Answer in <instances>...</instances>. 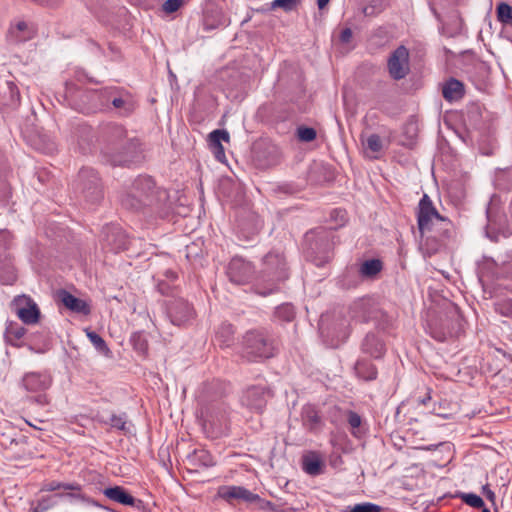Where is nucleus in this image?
Masks as SVG:
<instances>
[{"label": "nucleus", "mask_w": 512, "mask_h": 512, "mask_svg": "<svg viewBox=\"0 0 512 512\" xmlns=\"http://www.w3.org/2000/svg\"><path fill=\"white\" fill-rule=\"evenodd\" d=\"M255 503L258 504V507L261 510H274V504L271 501L264 500L259 497V500H256Z\"/></svg>", "instance_id": "55"}, {"label": "nucleus", "mask_w": 512, "mask_h": 512, "mask_svg": "<svg viewBox=\"0 0 512 512\" xmlns=\"http://www.w3.org/2000/svg\"><path fill=\"white\" fill-rule=\"evenodd\" d=\"M300 0H274L271 3V9L281 8L285 12H290L296 8Z\"/></svg>", "instance_id": "45"}, {"label": "nucleus", "mask_w": 512, "mask_h": 512, "mask_svg": "<svg viewBox=\"0 0 512 512\" xmlns=\"http://www.w3.org/2000/svg\"><path fill=\"white\" fill-rule=\"evenodd\" d=\"M26 306L20 307L17 310L18 317L23 323L31 325L38 322L40 317V310L37 304L30 298H25Z\"/></svg>", "instance_id": "29"}, {"label": "nucleus", "mask_w": 512, "mask_h": 512, "mask_svg": "<svg viewBox=\"0 0 512 512\" xmlns=\"http://www.w3.org/2000/svg\"><path fill=\"white\" fill-rule=\"evenodd\" d=\"M168 316L172 324L181 326L194 317L193 307L184 299H173L168 304Z\"/></svg>", "instance_id": "15"}, {"label": "nucleus", "mask_w": 512, "mask_h": 512, "mask_svg": "<svg viewBox=\"0 0 512 512\" xmlns=\"http://www.w3.org/2000/svg\"><path fill=\"white\" fill-rule=\"evenodd\" d=\"M417 224L421 237L434 232L433 237L442 241L450 236L451 222L439 214L427 194L420 199L417 211Z\"/></svg>", "instance_id": "3"}, {"label": "nucleus", "mask_w": 512, "mask_h": 512, "mask_svg": "<svg viewBox=\"0 0 512 512\" xmlns=\"http://www.w3.org/2000/svg\"><path fill=\"white\" fill-rule=\"evenodd\" d=\"M201 416L215 428H222L227 422L228 408L223 402H215L201 410Z\"/></svg>", "instance_id": "18"}, {"label": "nucleus", "mask_w": 512, "mask_h": 512, "mask_svg": "<svg viewBox=\"0 0 512 512\" xmlns=\"http://www.w3.org/2000/svg\"><path fill=\"white\" fill-rule=\"evenodd\" d=\"M253 272L254 269L251 263L245 261L241 257L232 258L226 271L229 280L237 285L248 283Z\"/></svg>", "instance_id": "13"}, {"label": "nucleus", "mask_w": 512, "mask_h": 512, "mask_svg": "<svg viewBox=\"0 0 512 512\" xmlns=\"http://www.w3.org/2000/svg\"><path fill=\"white\" fill-rule=\"evenodd\" d=\"M10 196V189L8 187L4 188L3 193L0 195L2 201H6Z\"/></svg>", "instance_id": "61"}, {"label": "nucleus", "mask_w": 512, "mask_h": 512, "mask_svg": "<svg viewBox=\"0 0 512 512\" xmlns=\"http://www.w3.org/2000/svg\"><path fill=\"white\" fill-rule=\"evenodd\" d=\"M347 421L352 428H358L361 425V417L354 411L348 412Z\"/></svg>", "instance_id": "51"}, {"label": "nucleus", "mask_w": 512, "mask_h": 512, "mask_svg": "<svg viewBox=\"0 0 512 512\" xmlns=\"http://www.w3.org/2000/svg\"><path fill=\"white\" fill-rule=\"evenodd\" d=\"M157 288H158V291L162 294V295H168L169 292H170V286L169 284H167L166 282L164 281H160L157 285Z\"/></svg>", "instance_id": "57"}, {"label": "nucleus", "mask_w": 512, "mask_h": 512, "mask_svg": "<svg viewBox=\"0 0 512 512\" xmlns=\"http://www.w3.org/2000/svg\"><path fill=\"white\" fill-rule=\"evenodd\" d=\"M317 136L316 130L312 127L300 126L297 128V137L300 141L311 142Z\"/></svg>", "instance_id": "44"}, {"label": "nucleus", "mask_w": 512, "mask_h": 512, "mask_svg": "<svg viewBox=\"0 0 512 512\" xmlns=\"http://www.w3.org/2000/svg\"><path fill=\"white\" fill-rule=\"evenodd\" d=\"M382 270V260L378 258H373L363 261L360 264L358 273L363 279H375Z\"/></svg>", "instance_id": "30"}, {"label": "nucleus", "mask_w": 512, "mask_h": 512, "mask_svg": "<svg viewBox=\"0 0 512 512\" xmlns=\"http://www.w3.org/2000/svg\"><path fill=\"white\" fill-rule=\"evenodd\" d=\"M430 335L439 342L458 333L460 328V315L456 308L441 316L438 320L429 323Z\"/></svg>", "instance_id": "9"}, {"label": "nucleus", "mask_w": 512, "mask_h": 512, "mask_svg": "<svg viewBox=\"0 0 512 512\" xmlns=\"http://www.w3.org/2000/svg\"><path fill=\"white\" fill-rule=\"evenodd\" d=\"M59 489L71 490V491H80V485L76 483H62L57 481H52L44 485L43 490L45 491H56Z\"/></svg>", "instance_id": "43"}, {"label": "nucleus", "mask_w": 512, "mask_h": 512, "mask_svg": "<svg viewBox=\"0 0 512 512\" xmlns=\"http://www.w3.org/2000/svg\"><path fill=\"white\" fill-rule=\"evenodd\" d=\"M96 420L105 425H109L111 428L126 431L127 414L121 413L119 415L111 414L109 417H105L103 414H97Z\"/></svg>", "instance_id": "32"}, {"label": "nucleus", "mask_w": 512, "mask_h": 512, "mask_svg": "<svg viewBox=\"0 0 512 512\" xmlns=\"http://www.w3.org/2000/svg\"><path fill=\"white\" fill-rule=\"evenodd\" d=\"M126 128L118 123L109 122L99 127L97 140L100 144L101 155L112 151L117 145L129 140Z\"/></svg>", "instance_id": "8"}, {"label": "nucleus", "mask_w": 512, "mask_h": 512, "mask_svg": "<svg viewBox=\"0 0 512 512\" xmlns=\"http://www.w3.org/2000/svg\"><path fill=\"white\" fill-rule=\"evenodd\" d=\"M187 462L195 470L212 467L215 464L212 455L204 449H195L192 453L188 454Z\"/></svg>", "instance_id": "28"}, {"label": "nucleus", "mask_w": 512, "mask_h": 512, "mask_svg": "<svg viewBox=\"0 0 512 512\" xmlns=\"http://www.w3.org/2000/svg\"><path fill=\"white\" fill-rule=\"evenodd\" d=\"M482 494L492 502L493 505H495L496 501V495L495 493L490 489L489 485L486 484L482 487Z\"/></svg>", "instance_id": "53"}, {"label": "nucleus", "mask_w": 512, "mask_h": 512, "mask_svg": "<svg viewBox=\"0 0 512 512\" xmlns=\"http://www.w3.org/2000/svg\"><path fill=\"white\" fill-rule=\"evenodd\" d=\"M76 190L90 204H97L103 199V188L98 172L91 167L80 169L76 181Z\"/></svg>", "instance_id": "6"}, {"label": "nucleus", "mask_w": 512, "mask_h": 512, "mask_svg": "<svg viewBox=\"0 0 512 512\" xmlns=\"http://www.w3.org/2000/svg\"><path fill=\"white\" fill-rule=\"evenodd\" d=\"M115 86L99 90H85L81 92V98L87 103L79 105L77 109L83 113H95L101 110H109L112 98L116 92Z\"/></svg>", "instance_id": "7"}, {"label": "nucleus", "mask_w": 512, "mask_h": 512, "mask_svg": "<svg viewBox=\"0 0 512 512\" xmlns=\"http://www.w3.org/2000/svg\"><path fill=\"white\" fill-rule=\"evenodd\" d=\"M456 497L460 498L464 503L473 507V508H482L484 507L483 499L474 494V493H463L459 492Z\"/></svg>", "instance_id": "41"}, {"label": "nucleus", "mask_w": 512, "mask_h": 512, "mask_svg": "<svg viewBox=\"0 0 512 512\" xmlns=\"http://www.w3.org/2000/svg\"><path fill=\"white\" fill-rule=\"evenodd\" d=\"M380 314L374 315L371 322L375 324L376 329L379 331L389 332L393 326V321L382 309H380Z\"/></svg>", "instance_id": "36"}, {"label": "nucleus", "mask_w": 512, "mask_h": 512, "mask_svg": "<svg viewBox=\"0 0 512 512\" xmlns=\"http://www.w3.org/2000/svg\"><path fill=\"white\" fill-rule=\"evenodd\" d=\"M105 241L114 251L125 250L128 246V238L121 228L108 227L105 231Z\"/></svg>", "instance_id": "26"}, {"label": "nucleus", "mask_w": 512, "mask_h": 512, "mask_svg": "<svg viewBox=\"0 0 512 512\" xmlns=\"http://www.w3.org/2000/svg\"><path fill=\"white\" fill-rule=\"evenodd\" d=\"M57 297L60 302L72 312L80 313L83 315H88L91 312L90 306L86 301L75 297L64 289L58 291Z\"/></svg>", "instance_id": "23"}, {"label": "nucleus", "mask_w": 512, "mask_h": 512, "mask_svg": "<svg viewBox=\"0 0 512 512\" xmlns=\"http://www.w3.org/2000/svg\"><path fill=\"white\" fill-rule=\"evenodd\" d=\"M168 199L166 190L156 187L152 177L140 175L119 193V202L124 209L141 211L146 207L158 209Z\"/></svg>", "instance_id": "1"}, {"label": "nucleus", "mask_w": 512, "mask_h": 512, "mask_svg": "<svg viewBox=\"0 0 512 512\" xmlns=\"http://www.w3.org/2000/svg\"><path fill=\"white\" fill-rule=\"evenodd\" d=\"M87 337L99 352L105 355H107L110 352L105 340L96 332L88 331Z\"/></svg>", "instance_id": "42"}, {"label": "nucleus", "mask_w": 512, "mask_h": 512, "mask_svg": "<svg viewBox=\"0 0 512 512\" xmlns=\"http://www.w3.org/2000/svg\"><path fill=\"white\" fill-rule=\"evenodd\" d=\"M229 139L230 136L226 130L216 129L209 134V144L212 149L223 147L221 141L228 142Z\"/></svg>", "instance_id": "40"}, {"label": "nucleus", "mask_w": 512, "mask_h": 512, "mask_svg": "<svg viewBox=\"0 0 512 512\" xmlns=\"http://www.w3.org/2000/svg\"><path fill=\"white\" fill-rule=\"evenodd\" d=\"M330 0H317V5H318V8L321 10V9H324L327 4L329 3Z\"/></svg>", "instance_id": "62"}, {"label": "nucleus", "mask_w": 512, "mask_h": 512, "mask_svg": "<svg viewBox=\"0 0 512 512\" xmlns=\"http://www.w3.org/2000/svg\"><path fill=\"white\" fill-rule=\"evenodd\" d=\"M367 148L372 152H379L382 149V140L378 134H371L366 141Z\"/></svg>", "instance_id": "48"}, {"label": "nucleus", "mask_w": 512, "mask_h": 512, "mask_svg": "<svg viewBox=\"0 0 512 512\" xmlns=\"http://www.w3.org/2000/svg\"><path fill=\"white\" fill-rule=\"evenodd\" d=\"M362 353L373 359H381L386 353L385 342L374 332H368L361 341Z\"/></svg>", "instance_id": "20"}, {"label": "nucleus", "mask_w": 512, "mask_h": 512, "mask_svg": "<svg viewBox=\"0 0 512 512\" xmlns=\"http://www.w3.org/2000/svg\"><path fill=\"white\" fill-rule=\"evenodd\" d=\"M35 401L40 405H46L48 404V399L45 394H40L35 398Z\"/></svg>", "instance_id": "60"}, {"label": "nucleus", "mask_w": 512, "mask_h": 512, "mask_svg": "<svg viewBox=\"0 0 512 512\" xmlns=\"http://www.w3.org/2000/svg\"><path fill=\"white\" fill-rule=\"evenodd\" d=\"M55 503L51 502V497L49 498H43L38 502V509H40V512H44L54 506Z\"/></svg>", "instance_id": "54"}, {"label": "nucleus", "mask_w": 512, "mask_h": 512, "mask_svg": "<svg viewBox=\"0 0 512 512\" xmlns=\"http://www.w3.org/2000/svg\"><path fill=\"white\" fill-rule=\"evenodd\" d=\"M352 36H353L352 30L347 27V28H344L341 31L340 36H339V40H340L341 43L347 44V43H349L351 41Z\"/></svg>", "instance_id": "52"}, {"label": "nucleus", "mask_w": 512, "mask_h": 512, "mask_svg": "<svg viewBox=\"0 0 512 512\" xmlns=\"http://www.w3.org/2000/svg\"><path fill=\"white\" fill-rule=\"evenodd\" d=\"M26 333V329L18 323L10 322L5 329V340L12 346H18L19 341Z\"/></svg>", "instance_id": "34"}, {"label": "nucleus", "mask_w": 512, "mask_h": 512, "mask_svg": "<svg viewBox=\"0 0 512 512\" xmlns=\"http://www.w3.org/2000/svg\"><path fill=\"white\" fill-rule=\"evenodd\" d=\"M349 315L351 319L359 322H371L374 315H381L380 308L369 297L359 298L349 306Z\"/></svg>", "instance_id": "12"}, {"label": "nucleus", "mask_w": 512, "mask_h": 512, "mask_svg": "<svg viewBox=\"0 0 512 512\" xmlns=\"http://www.w3.org/2000/svg\"><path fill=\"white\" fill-rule=\"evenodd\" d=\"M303 426L310 432H316L322 427V419L314 405L307 404L301 410Z\"/></svg>", "instance_id": "25"}, {"label": "nucleus", "mask_w": 512, "mask_h": 512, "mask_svg": "<svg viewBox=\"0 0 512 512\" xmlns=\"http://www.w3.org/2000/svg\"><path fill=\"white\" fill-rule=\"evenodd\" d=\"M142 148L140 140L131 137L121 145H117L112 151L102 156L105 163L113 167H131L142 160Z\"/></svg>", "instance_id": "4"}, {"label": "nucleus", "mask_w": 512, "mask_h": 512, "mask_svg": "<svg viewBox=\"0 0 512 512\" xmlns=\"http://www.w3.org/2000/svg\"><path fill=\"white\" fill-rule=\"evenodd\" d=\"M111 104L119 111L121 116L131 115L137 107L136 101L131 93L120 87L116 88Z\"/></svg>", "instance_id": "21"}, {"label": "nucleus", "mask_w": 512, "mask_h": 512, "mask_svg": "<svg viewBox=\"0 0 512 512\" xmlns=\"http://www.w3.org/2000/svg\"><path fill=\"white\" fill-rule=\"evenodd\" d=\"M183 5V0H166L162 9L165 13L171 14L176 12Z\"/></svg>", "instance_id": "49"}, {"label": "nucleus", "mask_w": 512, "mask_h": 512, "mask_svg": "<svg viewBox=\"0 0 512 512\" xmlns=\"http://www.w3.org/2000/svg\"><path fill=\"white\" fill-rule=\"evenodd\" d=\"M464 93V84L455 78H450L443 84L442 95L444 99L449 102H454L462 99Z\"/></svg>", "instance_id": "27"}, {"label": "nucleus", "mask_w": 512, "mask_h": 512, "mask_svg": "<svg viewBox=\"0 0 512 512\" xmlns=\"http://www.w3.org/2000/svg\"><path fill=\"white\" fill-rule=\"evenodd\" d=\"M234 333L235 330L232 324L222 323L216 332V340L221 346L229 347L234 342Z\"/></svg>", "instance_id": "33"}, {"label": "nucleus", "mask_w": 512, "mask_h": 512, "mask_svg": "<svg viewBox=\"0 0 512 512\" xmlns=\"http://www.w3.org/2000/svg\"><path fill=\"white\" fill-rule=\"evenodd\" d=\"M355 371L360 378L366 381L374 380L377 377L376 367L365 360H359L356 362Z\"/></svg>", "instance_id": "35"}, {"label": "nucleus", "mask_w": 512, "mask_h": 512, "mask_svg": "<svg viewBox=\"0 0 512 512\" xmlns=\"http://www.w3.org/2000/svg\"><path fill=\"white\" fill-rule=\"evenodd\" d=\"M387 69L390 77L396 81L404 79L409 74V50L404 45L391 52L387 60Z\"/></svg>", "instance_id": "11"}, {"label": "nucleus", "mask_w": 512, "mask_h": 512, "mask_svg": "<svg viewBox=\"0 0 512 512\" xmlns=\"http://www.w3.org/2000/svg\"><path fill=\"white\" fill-rule=\"evenodd\" d=\"M20 105V92L13 81L0 82V110L8 112Z\"/></svg>", "instance_id": "17"}, {"label": "nucleus", "mask_w": 512, "mask_h": 512, "mask_svg": "<svg viewBox=\"0 0 512 512\" xmlns=\"http://www.w3.org/2000/svg\"><path fill=\"white\" fill-rule=\"evenodd\" d=\"M302 468L308 475L318 476L323 473L324 463L316 453H310L303 456Z\"/></svg>", "instance_id": "31"}, {"label": "nucleus", "mask_w": 512, "mask_h": 512, "mask_svg": "<svg viewBox=\"0 0 512 512\" xmlns=\"http://www.w3.org/2000/svg\"><path fill=\"white\" fill-rule=\"evenodd\" d=\"M497 19L502 24H512V7L506 2H500L496 7Z\"/></svg>", "instance_id": "38"}, {"label": "nucleus", "mask_w": 512, "mask_h": 512, "mask_svg": "<svg viewBox=\"0 0 512 512\" xmlns=\"http://www.w3.org/2000/svg\"><path fill=\"white\" fill-rule=\"evenodd\" d=\"M289 277V268L284 254L272 250L262 260L258 283L255 292L260 296H268L279 291V285Z\"/></svg>", "instance_id": "2"}, {"label": "nucleus", "mask_w": 512, "mask_h": 512, "mask_svg": "<svg viewBox=\"0 0 512 512\" xmlns=\"http://www.w3.org/2000/svg\"><path fill=\"white\" fill-rule=\"evenodd\" d=\"M74 138L76 141V149L79 153L87 155L95 150V134L90 125L79 123L74 129Z\"/></svg>", "instance_id": "16"}, {"label": "nucleus", "mask_w": 512, "mask_h": 512, "mask_svg": "<svg viewBox=\"0 0 512 512\" xmlns=\"http://www.w3.org/2000/svg\"><path fill=\"white\" fill-rule=\"evenodd\" d=\"M431 400V396L429 393H427V395L421 399L418 400L419 404H422V405H426L428 401Z\"/></svg>", "instance_id": "63"}, {"label": "nucleus", "mask_w": 512, "mask_h": 512, "mask_svg": "<svg viewBox=\"0 0 512 512\" xmlns=\"http://www.w3.org/2000/svg\"><path fill=\"white\" fill-rule=\"evenodd\" d=\"M103 493L107 498L123 505H129L135 508H140V505H142V500L135 499L121 486L106 488Z\"/></svg>", "instance_id": "24"}, {"label": "nucleus", "mask_w": 512, "mask_h": 512, "mask_svg": "<svg viewBox=\"0 0 512 512\" xmlns=\"http://www.w3.org/2000/svg\"><path fill=\"white\" fill-rule=\"evenodd\" d=\"M271 397L270 390L265 386H251L246 389L242 396V403L249 409L261 413Z\"/></svg>", "instance_id": "14"}, {"label": "nucleus", "mask_w": 512, "mask_h": 512, "mask_svg": "<svg viewBox=\"0 0 512 512\" xmlns=\"http://www.w3.org/2000/svg\"><path fill=\"white\" fill-rule=\"evenodd\" d=\"M21 384L29 392H43L51 386L52 378L46 372H28L23 376Z\"/></svg>", "instance_id": "19"}, {"label": "nucleus", "mask_w": 512, "mask_h": 512, "mask_svg": "<svg viewBox=\"0 0 512 512\" xmlns=\"http://www.w3.org/2000/svg\"><path fill=\"white\" fill-rule=\"evenodd\" d=\"M382 510V507L377 504L363 502L353 506H347L342 510V512H382Z\"/></svg>", "instance_id": "39"}, {"label": "nucleus", "mask_w": 512, "mask_h": 512, "mask_svg": "<svg viewBox=\"0 0 512 512\" xmlns=\"http://www.w3.org/2000/svg\"><path fill=\"white\" fill-rule=\"evenodd\" d=\"M243 350L249 360L274 356L273 340L263 331L251 330L243 337Z\"/></svg>", "instance_id": "5"}, {"label": "nucleus", "mask_w": 512, "mask_h": 512, "mask_svg": "<svg viewBox=\"0 0 512 512\" xmlns=\"http://www.w3.org/2000/svg\"><path fill=\"white\" fill-rule=\"evenodd\" d=\"M134 348L139 352H146L148 349V343L140 332L134 333L131 337Z\"/></svg>", "instance_id": "47"}, {"label": "nucleus", "mask_w": 512, "mask_h": 512, "mask_svg": "<svg viewBox=\"0 0 512 512\" xmlns=\"http://www.w3.org/2000/svg\"><path fill=\"white\" fill-rule=\"evenodd\" d=\"M218 495L226 501L237 499L247 503H254L256 500H259L258 494L242 486H223L219 489Z\"/></svg>", "instance_id": "22"}, {"label": "nucleus", "mask_w": 512, "mask_h": 512, "mask_svg": "<svg viewBox=\"0 0 512 512\" xmlns=\"http://www.w3.org/2000/svg\"><path fill=\"white\" fill-rule=\"evenodd\" d=\"M307 257L323 262L328 258L330 240L328 233L322 228L307 232L304 237Z\"/></svg>", "instance_id": "10"}, {"label": "nucleus", "mask_w": 512, "mask_h": 512, "mask_svg": "<svg viewBox=\"0 0 512 512\" xmlns=\"http://www.w3.org/2000/svg\"><path fill=\"white\" fill-rule=\"evenodd\" d=\"M274 315L281 321L290 322L295 317V310L292 304L284 303L276 307Z\"/></svg>", "instance_id": "37"}, {"label": "nucleus", "mask_w": 512, "mask_h": 512, "mask_svg": "<svg viewBox=\"0 0 512 512\" xmlns=\"http://www.w3.org/2000/svg\"><path fill=\"white\" fill-rule=\"evenodd\" d=\"M10 29H16L17 32H24L27 29V24L24 21H20L16 24L15 27H11Z\"/></svg>", "instance_id": "59"}, {"label": "nucleus", "mask_w": 512, "mask_h": 512, "mask_svg": "<svg viewBox=\"0 0 512 512\" xmlns=\"http://www.w3.org/2000/svg\"><path fill=\"white\" fill-rule=\"evenodd\" d=\"M166 277L170 280H175L177 278V275L175 272L173 271H167L166 272Z\"/></svg>", "instance_id": "64"}, {"label": "nucleus", "mask_w": 512, "mask_h": 512, "mask_svg": "<svg viewBox=\"0 0 512 512\" xmlns=\"http://www.w3.org/2000/svg\"><path fill=\"white\" fill-rule=\"evenodd\" d=\"M495 311L502 316L512 317V300L505 299L495 303Z\"/></svg>", "instance_id": "46"}, {"label": "nucleus", "mask_w": 512, "mask_h": 512, "mask_svg": "<svg viewBox=\"0 0 512 512\" xmlns=\"http://www.w3.org/2000/svg\"><path fill=\"white\" fill-rule=\"evenodd\" d=\"M405 133L409 135L410 139H413L416 136L417 126L415 123H408L404 127Z\"/></svg>", "instance_id": "56"}, {"label": "nucleus", "mask_w": 512, "mask_h": 512, "mask_svg": "<svg viewBox=\"0 0 512 512\" xmlns=\"http://www.w3.org/2000/svg\"><path fill=\"white\" fill-rule=\"evenodd\" d=\"M7 38L11 43L18 44L26 41L29 37L22 36L21 32H17L16 29H9Z\"/></svg>", "instance_id": "50"}, {"label": "nucleus", "mask_w": 512, "mask_h": 512, "mask_svg": "<svg viewBox=\"0 0 512 512\" xmlns=\"http://www.w3.org/2000/svg\"><path fill=\"white\" fill-rule=\"evenodd\" d=\"M214 151V154H215V158L219 161H223L225 159V152H224V147H220L218 149H213Z\"/></svg>", "instance_id": "58"}]
</instances>
